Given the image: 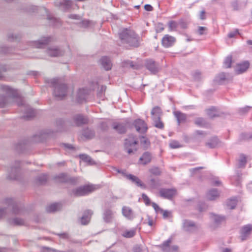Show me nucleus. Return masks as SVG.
<instances>
[{
    "label": "nucleus",
    "mask_w": 252,
    "mask_h": 252,
    "mask_svg": "<svg viewBox=\"0 0 252 252\" xmlns=\"http://www.w3.org/2000/svg\"><path fill=\"white\" fill-rule=\"evenodd\" d=\"M119 37L123 43L134 47L139 46L140 37L130 29H124L119 33Z\"/></svg>",
    "instance_id": "obj_1"
},
{
    "label": "nucleus",
    "mask_w": 252,
    "mask_h": 252,
    "mask_svg": "<svg viewBox=\"0 0 252 252\" xmlns=\"http://www.w3.org/2000/svg\"><path fill=\"white\" fill-rule=\"evenodd\" d=\"M0 89L5 93L6 96L0 95V108L11 105L16 99L17 92L12 88L6 85H1Z\"/></svg>",
    "instance_id": "obj_2"
},
{
    "label": "nucleus",
    "mask_w": 252,
    "mask_h": 252,
    "mask_svg": "<svg viewBox=\"0 0 252 252\" xmlns=\"http://www.w3.org/2000/svg\"><path fill=\"white\" fill-rule=\"evenodd\" d=\"M49 83L54 88L53 94L57 99H62L66 95L68 89L66 84L60 83L57 79H51Z\"/></svg>",
    "instance_id": "obj_3"
},
{
    "label": "nucleus",
    "mask_w": 252,
    "mask_h": 252,
    "mask_svg": "<svg viewBox=\"0 0 252 252\" xmlns=\"http://www.w3.org/2000/svg\"><path fill=\"white\" fill-rule=\"evenodd\" d=\"M137 139L132 135H129L125 140L124 150L129 155H133L137 151Z\"/></svg>",
    "instance_id": "obj_4"
},
{
    "label": "nucleus",
    "mask_w": 252,
    "mask_h": 252,
    "mask_svg": "<svg viewBox=\"0 0 252 252\" xmlns=\"http://www.w3.org/2000/svg\"><path fill=\"white\" fill-rule=\"evenodd\" d=\"M95 189L94 185H86L73 189L71 194L76 197L84 196L92 192Z\"/></svg>",
    "instance_id": "obj_5"
},
{
    "label": "nucleus",
    "mask_w": 252,
    "mask_h": 252,
    "mask_svg": "<svg viewBox=\"0 0 252 252\" xmlns=\"http://www.w3.org/2000/svg\"><path fill=\"white\" fill-rule=\"evenodd\" d=\"M151 115L155 126L162 129L164 127V124L161 121L162 112L160 108L158 106L154 107L151 111Z\"/></svg>",
    "instance_id": "obj_6"
},
{
    "label": "nucleus",
    "mask_w": 252,
    "mask_h": 252,
    "mask_svg": "<svg viewBox=\"0 0 252 252\" xmlns=\"http://www.w3.org/2000/svg\"><path fill=\"white\" fill-rule=\"evenodd\" d=\"M18 99V101L17 102V105L19 106H22L23 107V109L22 110L24 111L23 118L25 120H29L34 117L35 116V112L34 110L29 106L25 104L22 99Z\"/></svg>",
    "instance_id": "obj_7"
},
{
    "label": "nucleus",
    "mask_w": 252,
    "mask_h": 252,
    "mask_svg": "<svg viewBox=\"0 0 252 252\" xmlns=\"http://www.w3.org/2000/svg\"><path fill=\"white\" fill-rule=\"evenodd\" d=\"M52 40L53 38L51 36H43L38 40L31 41V44L35 48H44Z\"/></svg>",
    "instance_id": "obj_8"
},
{
    "label": "nucleus",
    "mask_w": 252,
    "mask_h": 252,
    "mask_svg": "<svg viewBox=\"0 0 252 252\" xmlns=\"http://www.w3.org/2000/svg\"><path fill=\"white\" fill-rule=\"evenodd\" d=\"M184 231L188 233H193L199 229V226L193 221L189 220H184L182 223Z\"/></svg>",
    "instance_id": "obj_9"
},
{
    "label": "nucleus",
    "mask_w": 252,
    "mask_h": 252,
    "mask_svg": "<svg viewBox=\"0 0 252 252\" xmlns=\"http://www.w3.org/2000/svg\"><path fill=\"white\" fill-rule=\"evenodd\" d=\"M5 202L9 207L12 208L13 214L15 215L21 214L23 208L15 200L12 198H7L5 199Z\"/></svg>",
    "instance_id": "obj_10"
},
{
    "label": "nucleus",
    "mask_w": 252,
    "mask_h": 252,
    "mask_svg": "<svg viewBox=\"0 0 252 252\" xmlns=\"http://www.w3.org/2000/svg\"><path fill=\"white\" fill-rule=\"evenodd\" d=\"M252 231V224H248L242 226L240 229V238L241 241L246 240Z\"/></svg>",
    "instance_id": "obj_11"
},
{
    "label": "nucleus",
    "mask_w": 252,
    "mask_h": 252,
    "mask_svg": "<svg viewBox=\"0 0 252 252\" xmlns=\"http://www.w3.org/2000/svg\"><path fill=\"white\" fill-rule=\"evenodd\" d=\"M146 68L152 74H155L158 72V64L152 59H148L145 61Z\"/></svg>",
    "instance_id": "obj_12"
},
{
    "label": "nucleus",
    "mask_w": 252,
    "mask_h": 252,
    "mask_svg": "<svg viewBox=\"0 0 252 252\" xmlns=\"http://www.w3.org/2000/svg\"><path fill=\"white\" fill-rule=\"evenodd\" d=\"M20 164V162L19 161L15 162V166L11 167L10 172H8V179L10 180H17L18 179Z\"/></svg>",
    "instance_id": "obj_13"
},
{
    "label": "nucleus",
    "mask_w": 252,
    "mask_h": 252,
    "mask_svg": "<svg viewBox=\"0 0 252 252\" xmlns=\"http://www.w3.org/2000/svg\"><path fill=\"white\" fill-rule=\"evenodd\" d=\"M176 190L175 189L162 188L159 190L160 196L164 198L171 199L176 194Z\"/></svg>",
    "instance_id": "obj_14"
},
{
    "label": "nucleus",
    "mask_w": 252,
    "mask_h": 252,
    "mask_svg": "<svg viewBox=\"0 0 252 252\" xmlns=\"http://www.w3.org/2000/svg\"><path fill=\"white\" fill-rule=\"evenodd\" d=\"M47 53L51 57H58L63 56L64 54V51L60 47H53L49 48L47 50Z\"/></svg>",
    "instance_id": "obj_15"
},
{
    "label": "nucleus",
    "mask_w": 252,
    "mask_h": 252,
    "mask_svg": "<svg viewBox=\"0 0 252 252\" xmlns=\"http://www.w3.org/2000/svg\"><path fill=\"white\" fill-rule=\"evenodd\" d=\"M127 123L114 122L112 124V127L119 134H124L127 130Z\"/></svg>",
    "instance_id": "obj_16"
},
{
    "label": "nucleus",
    "mask_w": 252,
    "mask_h": 252,
    "mask_svg": "<svg viewBox=\"0 0 252 252\" xmlns=\"http://www.w3.org/2000/svg\"><path fill=\"white\" fill-rule=\"evenodd\" d=\"M134 126L139 133H144L147 130V126L145 122L141 119L136 120L133 123Z\"/></svg>",
    "instance_id": "obj_17"
},
{
    "label": "nucleus",
    "mask_w": 252,
    "mask_h": 252,
    "mask_svg": "<svg viewBox=\"0 0 252 252\" xmlns=\"http://www.w3.org/2000/svg\"><path fill=\"white\" fill-rule=\"evenodd\" d=\"M73 120L75 125L78 126L87 124L89 122L86 117L81 114L75 115L73 118Z\"/></svg>",
    "instance_id": "obj_18"
},
{
    "label": "nucleus",
    "mask_w": 252,
    "mask_h": 252,
    "mask_svg": "<svg viewBox=\"0 0 252 252\" xmlns=\"http://www.w3.org/2000/svg\"><path fill=\"white\" fill-rule=\"evenodd\" d=\"M93 212L91 210H87L83 213V215L80 219V221L82 225H87L90 221Z\"/></svg>",
    "instance_id": "obj_19"
},
{
    "label": "nucleus",
    "mask_w": 252,
    "mask_h": 252,
    "mask_svg": "<svg viewBox=\"0 0 252 252\" xmlns=\"http://www.w3.org/2000/svg\"><path fill=\"white\" fill-rule=\"evenodd\" d=\"M114 214L110 208H105L103 211L102 218L106 223H110L113 219Z\"/></svg>",
    "instance_id": "obj_20"
},
{
    "label": "nucleus",
    "mask_w": 252,
    "mask_h": 252,
    "mask_svg": "<svg viewBox=\"0 0 252 252\" xmlns=\"http://www.w3.org/2000/svg\"><path fill=\"white\" fill-rule=\"evenodd\" d=\"M100 63L102 67L106 70H109L111 69L112 63L109 58L106 56L102 57L100 59Z\"/></svg>",
    "instance_id": "obj_21"
},
{
    "label": "nucleus",
    "mask_w": 252,
    "mask_h": 252,
    "mask_svg": "<svg viewBox=\"0 0 252 252\" xmlns=\"http://www.w3.org/2000/svg\"><path fill=\"white\" fill-rule=\"evenodd\" d=\"M250 63L248 61H245L237 64L235 71L236 74H239L245 72L249 67Z\"/></svg>",
    "instance_id": "obj_22"
},
{
    "label": "nucleus",
    "mask_w": 252,
    "mask_h": 252,
    "mask_svg": "<svg viewBox=\"0 0 252 252\" xmlns=\"http://www.w3.org/2000/svg\"><path fill=\"white\" fill-rule=\"evenodd\" d=\"M175 38L172 36L166 34L162 39V44L165 47H169L173 45Z\"/></svg>",
    "instance_id": "obj_23"
},
{
    "label": "nucleus",
    "mask_w": 252,
    "mask_h": 252,
    "mask_svg": "<svg viewBox=\"0 0 252 252\" xmlns=\"http://www.w3.org/2000/svg\"><path fill=\"white\" fill-rule=\"evenodd\" d=\"M210 218L216 226L220 225L225 220V217L224 216L218 215L214 213L210 214Z\"/></svg>",
    "instance_id": "obj_24"
},
{
    "label": "nucleus",
    "mask_w": 252,
    "mask_h": 252,
    "mask_svg": "<svg viewBox=\"0 0 252 252\" xmlns=\"http://www.w3.org/2000/svg\"><path fill=\"white\" fill-rule=\"evenodd\" d=\"M152 159V155L149 152H146L143 154L139 158V161L143 165H146L150 163Z\"/></svg>",
    "instance_id": "obj_25"
},
{
    "label": "nucleus",
    "mask_w": 252,
    "mask_h": 252,
    "mask_svg": "<svg viewBox=\"0 0 252 252\" xmlns=\"http://www.w3.org/2000/svg\"><path fill=\"white\" fill-rule=\"evenodd\" d=\"M88 94V89L85 88L79 89L77 95L78 101L81 102L83 100L86 99Z\"/></svg>",
    "instance_id": "obj_26"
},
{
    "label": "nucleus",
    "mask_w": 252,
    "mask_h": 252,
    "mask_svg": "<svg viewBox=\"0 0 252 252\" xmlns=\"http://www.w3.org/2000/svg\"><path fill=\"white\" fill-rule=\"evenodd\" d=\"M220 196L219 191L216 189H213L208 191L207 193V198L209 200H214L218 198Z\"/></svg>",
    "instance_id": "obj_27"
},
{
    "label": "nucleus",
    "mask_w": 252,
    "mask_h": 252,
    "mask_svg": "<svg viewBox=\"0 0 252 252\" xmlns=\"http://www.w3.org/2000/svg\"><path fill=\"white\" fill-rule=\"evenodd\" d=\"M123 215L129 220H132L134 217V214L132 210L128 207L124 206L122 208Z\"/></svg>",
    "instance_id": "obj_28"
},
{
    "label": "nucleus",
    "mask_w": 252,
    "mask_h": 252,
    "mask_svg": "<svg viewBox=\"0 0 252 252\" xmlns=\"http://www.w3.org/2000/svg\"><path fill=\"white\" fill-rule=\"evenodd\" d=\"M131 181L132 183L135 184L138 187H141L142 188L145 189V186L143 184L141 180L136 176L132 174H128L127 176V179Z\"/></svg>",
    "instance_id": "obj_29"
},
{
    "label": "nucleus",
    "mask_w": 252,
    "mask_h": 252,
    "mask_svg": "<svg viewBox=\"0 0 252 252\" xmlns=\"http://www.w3.org/2000/svg\"><path fill=\"white\" fill-rule=\"evenodd\" d=\"M174 115L177 119L178 125H180L181 123H184L186 121L187 119L186 115L182 113L180 111H175Z\"/></svg>",
    "instance_id": "obj_30"
},
{
    "label": "nucleus",
    "mask_w": 252,
    "mask_h": 252,
    "mask_svg": "<svg viewBox=\"0 0 252 252\" xmlns=\"http://www.w3.org/2000/svg\"><path fill=\"white\" fill-rule=\"evenodd\" d=\"M82 135L86 138L91 139L94 137L95 132L93 129L87 127L83 130Z\"/></svg>",
    "instance_id": "obj_31"
},
{
    "label": "nucleus",
    "mask_w": 252,
    "mask_h": 252,
    "mask_svg": "<svg viewBox=\"0 0 252 252\" xmlns=\"http://www.w3.org/2000/svg\"><path fill=\"white\" fill-rule=\"evenodd\" d=\"M47 19L48 20L50 25L54 27H59L61 25V22L59 19H57L50 15H47Z\"/></svg>",
    "instance_id": "obj_32"
},
{
    "label": "nucleus",
    "mask_w": 252,
    "mask_h": 252,
    "mask_svg": "<svg viewBox=\"0 0 252 252\" xmlns=\"http://www.w3.org/2000/svg\"><path fill=\"white\" fill-rule=\"evenodd\" d=\"M9 223L14 225H23L25 224L24 219L15 217L8 220Z\"/></svg>",
    "instance_id": "obj_33"
},
{
    "label": "nucleus",
    "mask_w": 252,
    "mask_h": 252,
    "mask_svg": "<svg viewBox=\"0 0 252 252\" xmlns=\"http://www.w3.org/2000/svg\"><path fill=\"white\" fill-rule=\"evenodd\" d=\"M237 161L238 163L237 167L238 168H244L247 163L246 157L245 155L242 154L240 155L239 158Z\"/></svg>",
    "instance_id": "obj_34"
},
{
    "label": "nucleus",
    "mask_w": 252,
    "mask_h": 252,
    "mask_svg": "<svg viewBox=\"0 0 252 252\" xmlns=\"http://www.w3.org/2000/svg\"><path fill=\"white\" fill-rule=\"evenodd\" d=\"M60 204L59 203L52 204L46 208V211L48 213H54L59 210Z\"/></svg>",
    "instance_id": "obj_35"
},
{
    "label": "nucleus",
    "mask_w": 252,
    "mask_h": 252,
    "mask_svg": "<svg viewBox=\"0 0 252 252\" xmlns=\"http://www.w3.org/2000/svg\"><path fill=\"white\" fill-rule=\"evenodd\" d=\"M227 79V75L223 72L219 74L215 78V81L220 84H223Z\"/></svg>",
    "instance_id": "obj_36"
},
{
    "label": "nucleus",
    "mask_w": 252,
    "mask_h": 252,
    "mask_svg": "<svg viewBox=\"0 0 252 252\" xmlns=\"http://www.w3.org/2000/svg\"><path fill=\"white\" fill-rule=\"evenodd\" d=\"M22 37L20 33H9L7 34V39L9 41H16Z\"/></svg>",
    "instance_id": "obj_37"
},
{
    "label": "nucleus",
    "mask_w": 252,
    "mask_h": 252,
    "mask_svg": "<svg viewBox=\"0 0 252 252\" xmlns=\"http://www.w3.org/2000/svg\"><path fill=\"white\" fill-rule=\"evenodd\" d=\"M68 176V175L66 173H61L58 176H56L54 177V179L61 183H66Z\"/></svg>",
    "instance_id": "obj_38"
},
{
    "label": "nucleus",
    "mask_w": 252,
    "mask_h": 252,
    "mask_svg": "<svg viewBox=\"0 0 252 252\" xmlns=\"http://www.w3.org/2000/svg\"><path fill=\"white\" fill-rule=\"evenodd\" d=\"M218 143V139L217 137H213L206 143V145L210 148H215L217 146Z\"/></svg>",
    "instance_id": "obj_39"
},
{
    "label": "nucleus",
    "mask_w": 252,
    "mask_h": 252,
    "mask_svg": "<svg viewBox=\"0 0 252 252\" xmlns=\"http://www.w3.org/2000/svg\"><path fill=\"white\" fill-rule=\"evenodd\" d=\"M207 114L208 116L212 119L219 116V115L217 113L216 108L215 107H212L207 110Z\"/></svg>",
    "instance_id": "obj_40"
},
{
    "label": "nucleus",
    "mask_w": 252,
    "mask_h": 252,
    "mask_svg": "<svg viewBox=\"0 0 252 252\" xmlns=\"http://www.w3.org/2000/svg\"><path fill=\"white\" fill-rule=\"evenodd\" d=\"M252 139V134L242 133L240 134L239 140L240 141L249 140Z\"/></svg>",
    "instance_id": "obj_41"
},
{
    "label": "nucleus",
    "mask_w": 252,
    "mask_h": 252,
    "mask_svg": "<svg viewBox=\"0 0 252 252\" xmlns=\"http://www.w3.org/2000/svg\"><path fill=\"white\" fill-rule=\"evenodd\" d=\"M171 242V239H168L166 241H164L161 245V247L164 252H167L170 249H171V247H169Z\"/></svg>",
    "instance_id": "obj_42"
},
{
    "label": "nucleus",
    "mask_w": 252,
    "mask_h": 252,
    "mask_svg": "<svg viewBox=\"0 0 252 252\" xmlns=\"http://www.w3.org/2000/svg\"><path fill=\"white\" fill-rule=\"evenodd\" d=\"M47 175L46 174L40 175L36 178V181L40 185L45 184L47 182Z\"/></svg>",
    "instance_id": "obj_43"
},
{
    "label": "nucleus",
    "mask_w": 252,
    "mask_h": 252,
    "mask_svg": "<svg viewBox=\"0 0 252 252\" xmlns=\"http://www.w3.org/2000/svg\"><path fill=\"white\" fill-rule=\"evenodd\" d=\"M191 75L195 81H199L202 78L201 73L199 70H195L191 73Z\"/></svg>",
    "instance_id": "obj_44"
},
{
    "label": "nucleus",
    "mask_w": 252,
    "mask_h": 252,
    "mask_svg": "<svg viewBox=\"0 0 252 252\" xmlns=\"http://www.w3.org/2000/svg\"><path fill=\"white\" fill-rule=\"evenodd\" d=\"M232 62V56L230 55L227 56L223 63L224 66L225 68H230L231 66V63Z\"/></svg>",
    "instance_id": "obj_45"
},
{
    "label": "nucleus",
    "mask_w": 252,
    "mask_h": 252,
    "mask_svg": "<svg viewBox=\"0 0 252 252\" xmlns=\"http://www.w3.org/2000/svg\"><path fill=\"white\" fill-rule=\"evenodd\" d=\"M169 31H176L179 26L178 23L175 21H170L168 23Z\"/></svg>",
    "instance_id": "obj_46"
},
{
    "label": "nucleus",
    "mask_w": 252,
    "mask_h": 252,
    "mask_svg": "<svg viewBox=\"0 0 252 252\" xmlns=\"http://www.w3.org/2000/svg\"><path fill=\"white\" fill-rule=\"evenodd\" d=\"M207 31L208 29L207 27L199 26L195 32L200 35H202L207 34Z\"/></svg>",
    "instance_id": "obj_47"
},
{
    "label": "nucleus",
    "mask_w": 252,
    "mask_h": 252,
    "mask_svg": "<svg viewBox=\"0 0 252 252\" xmlns=\"http://www.w3.org/2000/svg\"><path fill=\"white\" fill-rule=\"evenodd\" d=\"M135 235V230L133 229L125 231L122 234V236L126 238H131L133 237Z\"/></svg>",
    "instance_id": "obj_48"
},
{
    "label": "nucleus",
    "mask_w": 252,
    "mask_h": 252,
    "mask_svg": "<svg viewBox=\"0 0 252 252\" xmlns=\"http://www.w3.org/2000/svg\"><path fill=\"white\" fill-rule=\"evenodd\" d=\"M237 205V200L235 199H230L227 202V206L231 209H234Z\"/></svg>",
    "instance_id": "obj_49"
},
{
    "label": "nucleus",
    "mask_w": 252,
    "mask_h": 252,
    "mask_svg": "<svg viewBox=\"0 0 252 252\" xmlns=\"http://www.w3.org/2000/svg\"><path fill=\"white\" fill-rule=\"evenodd\" d=\"M150 186L152 189H156L158 187L160 184L158 180H155V179H151L149 182Z\"/></svg>",
    "instance_id": "obj_50"
},
{
    "label": "nucleus",
    "mask_w": 252,
    "mask_h": 252,
    "mask_svg": "<svg viewBox=\"0 0 252 252\" xmlns=\"http://www.w3.org/2000/svg\"><path fill=\"white\" fill-rule=\"evenodd\" d=\"M79 182L78 177H71L69 176H68L67 181L66 183H69L71 185H75Z\"/></svg>",
    "instance_id": "obj_51"
},
{
    "label": "nucleus",
    "mask_w": 252,
    "mask_h": 252,
    "mask_svg": "<svg viewBox=\"0 0 252 252\" xmlns=\"http://www.w3.org/2000/svg\"><path fill=\"white\" fill-rule=\"evenodd\" d=\"M140 142L145 149H147L150 144V142L148 139L144 136L141 137Z\"/></svg>",
    "instance_id": "obj_52"
},
{
    "label": "nucleus",
    "mask_w": 252,
    "mask_h": 252,
    "mask_svg": "<svg viewBox=\"0 0 252 252\" xmlns=\"http://www.w3.org/2000/svg\"><path fill=\"white\" fill-rule=\"evenodd\" d=\"M61 4L63 5L65 9H69L72 4V1L70 0H63L61 2Z\"/></svg>",
    "instance_id": "obj_53"
},
{
    "label": "nucleus",
    "mask_w": 252,
    "mask_h": 252,
    "mask_svg": "<svg viewBox=\"0 0 252 252\" xmlns=\"http://www.w3.org/2000/svg\"><path fill=\"white\" fill-rule=\"evenodd\" d=\"M150 172L156 176H159L161 174V171L158 167H154L150 169Z\"/></svg>",
    "instance_id": "obj_54"
},
{
    "label": "nucleus",
    "mask_w": 252,
    "mask_h": 252,
    "mask_svg": "<svg viewBox=\"0 0 252 252\" xmlns=\"http://www.w3.org/2000/svg\"><path fill=\"white\" fill-rule=\"evenodd\" d=\"M194 123L195 125L203 126L206 124L205 120L202 118H198L195 120Z\"/></svg>",
    "instance_id": "obj_55"
},
{
    "label": "nucleus",
    "mask_w": 252,
    "mask_h": 252,
    "mask_svg": "<svg viewBox=\"0 0 252 252\" xmlns=\"http://www.w3.org/2000/svg\"><path fill=\"white\" fill-rule=\"evenodd\" d=\"M80 158L83 160L84 161H85L86 162L91 163L92 162V158L90 157L87 156L85 154H82L79 155Z\"/></svg>",
    "instance_id": "obj_56"
},
{
    "label": "nucleus",
    "mask_w": 252,
    "mask_h": 252,
    "mask_svg": "<svg viewBox=\"0 0 252 252\" xmlns=\"http://www.w3.org/2000/svg\"><path fill=\"white\" fill-rule=\"evenodd\" d=\"M170 147L172 149L178 148L181 147L179 142L176 140H172L169 144Z\"/></svg>",
    "instance_id": "obj_57"
},
{
    "label": "nucleus",
    "mask_w": 252,
    "mask_h": 252,
    "mask_svg": "<svg viewBox=\"0 0 252 252\" xmlns=\"http://www.w3.org/2000/svg\"><path fill=\"white\" fill-rule=\"evenodd\" d=\"M56 124L58 128L57 130L58 131H61L62 130L63 126L64 125V122L62 119L57 120L56 121Z\"/></svg>",
    "instance_id": "obj_58"
},
{
    "label": "nucleus",
    "mask_w": 252,
    "mask_h": 252,
    "mask_svg": "<svg viewBox=\"0 0 252 252\" xmlns=\"http://www.w3.org/2000/svg\"><path fill=\"white\" fill-rule=\"evenodd\" d=\"M207 208V205L203 202H200L198 205V209L199 212H202L206 210Z\"/></svg>",
    "instance_id": "obj_59"
},
{
    "label": "nucleus",
    "mask_w": 252,
    "mask_h": 252,
    "mask_svg": "<svg viewBox=\"0 0 252 252\" xmlns=\"http://www.w3.org/2000/svg\"><path fill=\"white\" fill-rule=\"evenodd\" d=\"M251 108V107L248 106H247L243 108H241L239 110V113L241 115H244L246 114L247 112H248Z\"/></svg>",
    "instance_id": "obj_60"
},
{
    "label": "nucleus",
    "mask_w": 252,
    "mask_h": 252,
    "mask_svg": "<svg viewBox=\"0 0 252 252\" xmlns=\"http://www.w3.org/2000/svg\"><path fill=\"white\" fill-rule=\"evenodd\" d=\"M123 66L124 67L130 66V67L133 68L134 67V65L133 64V62L132 61H124L123 63Z\"/></svg>",
    "instance_id": "obj_61"
},
{
    "label": "nucleus",
    "mask_w": 252,
    "mask_h": 252,
    "mask_svg": "<svg viewBox=\"0 0 252 252\" xmlns=\"http://www.w3.org/2000/svg\"><path fill=\"white\" fill-rule=\"evenodd\" d=\"M142 197L146 205H149L151 203V201L148 196L145 193H143Z\"/></svg>",
    "instance_id": "obj_62"
},
{
    "label": "nucleus",
    "mask_w": 252,
    "mask_h": 252,
    "mask_svg": "<svg viewBox=\"0 0 252 252\" xmlns=\"http://www.w3.org/2000/svg\"><path fill=\"white\" fill-rule=\"evenodd\" d=\"M99 127L100 129L103 131H106L108 129V126L106 123L105 122H101L100 124Z\"/></svg>",
    "instance_id": "obj_63"
},
{
    "label": "nucleus",
    "mask_w": 252,
    "mask_h": 252,
    "mask_svg": "<svg viewBox=\"0 0 252 252\" xmlns=\"http://www.w3.org/2000/svg\"><path fill=\"white\" fill-rule=\"evenodd\" d=\"M178 25L181 28L183 29H186L188 27L187 23L183 20H180L178 22Z\"/></svg>",
    "instance_id": "obj_64"
}]
</instances>
